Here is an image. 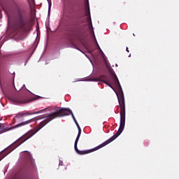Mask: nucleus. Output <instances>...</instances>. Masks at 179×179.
Instances as JSON below:
<instances>
[{"label":"nucleus","instance_id":"nucleus-11","mask_svg":"<svg viewBox=\"0 0 179 179\" xmlns=\"http://www.w3.org/2000/svg\"><path fill=\"white\" fill-rule=\"evenodd\" d=\"M96 44H97V45H98L99 49L100 50V51H101V48H100V46H99V43H97V42H96Z\"/></svg>","mask_w":179,"mask_h":179},{"label":"nucleus","instance_id":"nucleus-18","mask_svg":"<svg viewBox=\"0 0 179 179\" xmlns=\"http://www.w3.org/2000/svg\"><path fill=\"white\" fill-rule=\"evenodd\" d=\"M129 57H131V55H129Z\"/></svg>","mask_w":179,"mask_h":179},{"label":"nucleus","instance_id":"nucleus-6","mask_svg":"<svg viewBox=\"0 0 179 179\" xmlns=\"http://www.w3.org/2000/svg\"><path fill=\"white\" fill-rule=\"evenodd\" d=\"M34 120V119H30L29 120H27V121L22 122L21 123H19L17 125L14 126L13 128L15 129V128H20L22 127H24V125H27L29 124H31V122H33Z\"/></svg>","mask_w":179,"mask_h":179},{"label":"nucleus","instance_id":"nucleus-4","mask_svg":"<svg viewBox=\"0 0 179 179\" xmlns=\"http://www.w3.org/2000/svg\"><path fill=\"white\" fill-rule=\"evenodd\" d=\"M10 101L13 104H16L17 106H20L21 104H27V103H30L31 100L27 99L24 96L21 94H17L15 96H13L10 99Z\"/></svg>","mask_w":179,"mask_h":179},{"label":"nucleus","instance_id":"nucleus-1","mask_svg":"<svg viewBox=\"0 0 179 179\" xmlns=\"http://www.w3.org/2000/svg\"><path fill=\"white\" fill-rule=\"evenodd\" d=\"M117 99L119 102V106L120 107V123L118 131L110 138L92 149L83 151H80L79 150V149H78V142H79V138H80V135H82V129H80L79 124H78V122L76 121V119L75 118L73 113H72V110L69 109V108L62 107H49L48 108V110L55 112L45 117H39L34 118V121H38V120H42L40 124L36 127L37 130L36 131L34 129H32L25 133L11 145V148H13V149H16V148L20 146L22 143H24L26 141H28V139H30L31 136L36 135V134H37V132H38V131H40L41 128L45 127V125H47L48 122H50V121H52V120H55V118H59L61 117H66V115H72L73 121L78 128V134L74 143V148L76 153H78V155H87V153L96 152V150H99V149L104 148V146H106V145H108V143H110V142H113V141L117 139V138H118V136H120V135L122 134V131H124V129L125 128V99H124V94L122 93V94H120V96H117Z\"/></svg>","mask_w":179,"mask_h":179},{"label":"nucleus","instance_id":"nucleus-16","mask_svg":"<svg viewBox=\"0 0 179 179\" xmlns=\"http://www.w3.org/2000/svg\"><path fill=\"white\" fill-rule=\"evenodd\" d=\"M36 114H38V112H36Z\"/></svg>","mask_w":179,"mask_h":179},{"label":"nucleus","instance_id":"nucleus-10","mask_svg":"<svg viewBox=\"0 0 179 179\" xmlns=\"http://www.w3.org/2000/svg\"><path fill=\"white\" fill-rule=\"evenodd\" d=\"M63 163H64V162L60 160L59 162V166H62Z\"/></svg>","mask_w":179,"mask_h":179},{"label":"nucleus","instance_id":"nucleus-15","mask_svg":"<svg viewBox=\"0 0 179 179\" xmlns=\"http://www.w3.org/2000/svg\"><path fill=\"white\" fill-rule=\"evenodd\" d=\"M15 74V72H13V75ZM13 78L15 79V75L13 76Z\"/></svg>","mask_w":179,"mask_h":179},{"label":"nucleus","instance_id":"nucleus-9","mask_svg":"<svg viewBox=\"0 0 179 179\" xmlns=\"http://www.w3.org/2000/svg\"><path fill=\"white\" fill-rule=\"evenodd\" d=\"M27 113H19L14 117V121L16 122L17 120H20L23 117V115H26Z\"/></svg>","mask_w":179,"mask_h":179},{"label":"nucleus","instance_id":"nucleus-2","mask_svg":"<svg viewBox=\"0 0 179 179\" xmlns=\"http://www.w3.org/2000/svg\"><path fill=\"white\" fill-rule=\"evenodd\" d=\"M15 15L19 23L20 29H22L24 33H29L31 30V24L24 20V17H27V10L23 7H16Z\"/></svg>","mask_w":179,"mask_h":179},{"label":"nucleus","instance_id":"nucleus-12","mask_svg":"<svg viewBox=\"0 0 179 179\" xmlns=\"http://www.w3.org/2000/svg\"><path fill=\"white\" fill-rule=\"evenodd\" d=\"M126 51H127V52H129V50L128 48H126Z\"/></svg>","mask_w":179,"mask_h":179},{"label":"nucleus","instance_id":"nucleus-13","mask_svg":"<svg viewBox=\"0 0 179 179\" xmlns=\"http://www.w3.org/2000/svg\"><path fill=\"white\" fill-rule=\"evenodd\" d=\"M51 10V5L49 4V10Z\"/></svg>","mask_w":179,"mask_h":179},{"label":"nucleus","instance_id":"nucleus-5","mask_svg":"<svg viewBox=\"0 0 179 179\" xmlns=\"http://www.w3.org/2000/svg\"><path fill=\"white\" fill-rule=\"evenodd\" d=\"M68 31L74 36V37H76L79 40L83 37V34H85V32L83 31V29L80 28V27H71L68 29Z\"/></svg>","mask_w":179,"mask_h":179},{"label":"nucleus","instance_id":"nucleus-7","mask_svg":"<svg viewBox=\"0 0 179 179\" xmlns=\"http://www.w3.org/2000/svg\"><path fill=\"white\" fill-rule=\"evenodd\" d=\"M86 9V17H88V22L90 20L92 26V18H90V8H89V5H85Z\"/></svg>","mask_w":179,"mask_h":179},{"label":"nucleus","instance_id":"nucleus-14","mask_svg":"<svg viewBox=\"0 0 179 179\" xmlns=\"http://www.w3.org/2000/svg\"><path fill=\"white\" fill-rule=\"evenodd\" d=\"M94 38H95L96 43H97V41L96 40V36L94 35Z\"/></svg>","mask_w":179,"mask_h":179},{"label":"nucleus","instance_id":"nucleus-17","mask_svg":"<svg viewBox=\"0 0 179 179\" xmlns=\"http://www.w3.org/2000/svg\"><path fill=\"white\" fill-rule=\"evenodd\" d=\"M133 36H135V34H133Z\"/></svg>","mask_w":179,"mask_h":179},{"label":"nucleus","instance_id":"nucleus-8","mask_svg":"<svg viewBox=\"0 0 179 179\" xmlns=\"http://www.w3.org/2000/svg\"><path fill=\"white\" fill-rule=\"evenodd\" d=\"M6 131H8V128H6L3 124L0 123V135L1 134L6 132Z\"/></svg>","mask_w":179,"mask_h":179},{"label":"nucleus","instance_id":"nucleus-3","mask_svg":"<svg viewBox=\"0 0 179 179\" xmlns=\"http://www.w3.org/2000/svg\"><path fill=\"white\" fill-rule=\"evenodd\" d=\"M113 76H101V80L105 83V85H107L109 86V87H111L114 90V88L113 86H111V83H114V84L116 86H119V87H121V85L120 84V81L118 80V78L117 77V75L114 73L112 74Z\"/></svg>","mask_w":179,"mask_h":179}]
</instances>
